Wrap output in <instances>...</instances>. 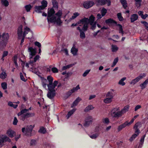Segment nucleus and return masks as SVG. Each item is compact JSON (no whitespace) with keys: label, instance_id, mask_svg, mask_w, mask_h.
I'll return each instance as SVG.
<instances>
[{"label":"nucleus","instance_id":"6","mask_svg":"<svg viewBox=\"0 0 148 148\" xmlns=\"http://www.w3.org/2000/svg\"><path fill=\"white\" fill-rule=\"evenodd\" d=\"M94 4L95 3L93 1L89 0L84 1L83 3V6L84 8L88 9L92 7Z\"/></svg>","mask_w":148,"mask_h":148},{"label":"nucleus","instance_id":"56","mask_svg":"<svg viewBox=\"0 0 148 148\" xmlns=\"http://www.w3.org/2000/svg\"><path fill=\"white\" fill-rule=\"evenodd\" d=\"M80 88L79 85H77L76 87H74L72 89H71V91H72V92H74L75 91H76Z\"/></svg>","mask_w":148,"mask_h":148},{"label":"nucleus","instance_id":"21","mask_svg":"<svg viewBox=\"0 0 148 148\" xmlns=\"http://www.w3.org/2000/svg\"><path fill=\"white\" fill-rule=\"evenodd\" d=\"M148 83V78L146 79L145 81L140 84V86L142 89H144Z\"/></svg>","mask_w":148,"mask_h":148},{"label":"nucleus","instance_id":"9","mask_svg":"<svg viewBox=\"0 0 148 148\" xmlns=\"http://www.w3.org/2000/svg\"><path fill=\"white\" fill-rule=\"evenodd\" d=\"M145 74L144 73H143L142 75H140L137 77L132 80L130 83V84L133 85L135 84L137 82L139 81L140 79L145 77Z\"/></svg>","mask_w":148,"mask_h":148},{"label":"nucleus","instance_id":"25","mask_svg":"<svg viewBox=\"0 0 148 148\" xmlns=\"http://www.w3.org/2000/svg\"><path fill=\"white\" fill-rule=\"evenodd\" d=\"M94 108V107L92 105H89L87 106L84 110L85 112H87L90 110H92Z\"/></svg>","mask_w":148,"mask_h":148},{"label":"nucleus","instance_id":"60","mask_svg":"<svg viewBox=\"0 0 148 148\" xmlns=\"http://www.w3.org/2000/svg\"><path fill=\"white\" fill-rule=\"evenodd\" d=\"M20 77L21 79L23 81L25 82L27 80V79H25L24 77V76L21 73H20Z\"/></svg>","mask_w":148,"mask_h":148},{"label":"nucleus","instance_id":"17","mask_svg":"<svg viewBox=\"0 0 148 148\" xmlns=\"http://www.w3.org/2000/svg\"><path fill=\"white\" fill-rule=\"evenodd\" d=\"M78 51V49L75 48V45H73L71 49V52L73 56H75L77 54Z\"/></svg>","mask_w":148,"mask_h":148},{"label":"nucleus","instance_id":"43","mask_svg":"<svg viewBox=\"0 0 148 148\" xmlns=\"http://www.w3.org/2000/svg\"><path fill=\"white\" fill-rule=\"evenodd\" d=\"M116 26H118L119 27V32L121 33L122 34H123V31L122 28V25L120 24H117L116 25Z\"/></svg>","mask_w":148,"mask_h":148},{"label":"nucleus","instance_id":"23","mask_svg":"<svg viewBox=\"0 0 148 148\" xmlns=\"http://www.w3.org/2000/svg\"><path fill=\"white\" fill-rule=\"evenodd\" d=\"M76 109L74 108L68 112L66 116L67 119H68L71 116V115L73 114L74 112L76 111Z\"/></svg>","mask_w":148,"mask_h":148},{"label":"nucleus","instance_id":"36","mask_svg":"<svg viewBox=\"0 0 148 148\" xmlns=\"http://www.w3.org/2000/svg\"><path fill=\"white\" fill-rule=\"evenodd\" d=\"M7 74L5 72L3 71L1 74H0V77L2 79H5L7 77Z\"/></svg>","mask_w":148,"mask_h":148},{"label":"nucleus","instance_id":"30","mask_svg":"<svg viewBox=\"0 0 148 148\" xmlns=\"http://www.w3.org/2000/svg\"><path fill=\"white\" fill-rule=\"evenodd\" d=\"M27 119L34 116L35 114L34 112H28L25 114Z\"/></svg>","mask_w":148,"mask_h":148},{"label":"nucleus","instance_id":"37","mask_svg":"<svg viewBox=\"0 0 148 148\" xmlns=\"http://www.w3.org/2000/svg\"><path fill=\"white\" fill-rule=\"evenodd\" d=\"M112 97L106 98L104 99V102L106 103H109L112 101Z\"/></svg>","mask_w":148,"mask_h":148},{"label":"nucleus","instance_id":"54","mask_svg":"<svg viewBox=\"0 0 148 148\" xmlns=\"http://www.w3.org/2000/svg\"><path fill=\"white\" fill-rule=\"evenodd\" d=\"M138 136V134H133L130 139V140L132 141L135 139L136 137Z\"/></svg>","mask_w":148,"mask_h":148},{"label":"nucleus","instance_id":"59","mask_svg":"<svg viewBox=\"0 0 148 148\" xmlns=\"http://www.w3.org/2000/svg\"><path fill=\"white\" fill-rule=\"evenodd\" d=\"M61 18H60L59 19H58V17L56 19V22L57 23L58 25H60L61 23H62V22L61 21Z\"/></svg>","mask_w":148,"mask_h":148},{"label":"nucleus","instance_id":"39","mask_svg":"<svg viewBox=\"0 0 148 148\" xmlns=\"http://www.w3.org/2000/svg\"><path fill=\"white\" fill-rule=\"evenodd\" d=\"M135 1V5L137 7L140 6L142 0H134Z\"/></svg>","mask_w":148,"mask_h":148},{"label":"nucleus","instance_id":"52","mask_svg":"<svg viewBox=\"0 0 148 148\" xmlns=\"http://www.w3.org/2000/svg\"><path fill=\"white\" fill-rule=\"evenodd\" d=\"M141 23L144 24V26L146 27V29L148 32V23L145 21H141Z\"/></svg>","mask_w":148,"mask_h":148},{"label":"nucleus","instance_id":"40","mask_svg":"<svg viewBox=\"0 0 148 148\" xmlns=\"http://www.w3.org/2000/svg\"><path fill=\"white\" fill-rule=\"evenodd\" d=\"M38 132L43 134H45L46 132L45 129L43 127H40Z\"/></svg>","mask_w":148,"mask_h":148},{"label":"nucleus","instance_id":"13","mask_svg":"<svg viewBox=\"0 0 148 148\" xmlns=\"http://www.w3.org/2000/svg\"><path fill=\"white\" fill-rule=\"evenodd\" d=\"M23 32V26L22 25H21L19 27L17 30V34L18 39H21V38Z\"/></svg>","mask_w":148,"mask_h":148},{"label":"nucleus","instance_id":"46","mask_svg":"<svg viewBox=\"0 0 148 148\" xmlns=\"http://www.w3.org/2000/svg\"><path fill=\"white\" fill-rule=\"evenodd\" d=\"M86 19V18H83L80 19L79 21L77 22L76 23H77V25L81 24H83L84 22H85V19Z\"/></svg>","mask_w":148,"mask_h":148},{"label":"nucleus","instance_id":"5","mask_svg":"<svg viewBox=\"0 0 148 148\" xmlns=\"http://www.w3.org/2000/svg\"><path fill=\"white\" fill-rule=\"evenodd\" d=\"M93 119L91 116H88L85 119V122L84 124V126L85 127H88L92 123Z\"/></svg>","mask_w":148,"mask_h":148},{"label":"nucleus","instance_id":"58","mask_svg":"<svg viewBox=\"0 0 148 148\" xmlns=\"http://www.w3.org/2000/svg\"><path fill=\"white\" fill-rule=\"evenodd\" d=\"M96 23H97L96 22H95L93 23H92V25H90L91 26V29L92 30H94L95 29V28L96 27Z\"/></svg>","mask_w":148,"mask_h":148},{"label":"nucleus","instance_id":"47","mask_svg":"<svg viewBox=\"0 0 148 148\" xmlns=\"http://www.w3.org/2000/svg\"><path fill=\"white\" fill-rule=\"evenodd\" d=\"M25 8L27 12H29L32 7L31 5H27L25 6Z\"/></svg>","mask_w":148,"mask_h":148},{"label":"nucleus","instance_id":"2","mask_svg":"<svg viewBox=\"0 0 148 148\" xmlns=\"http://www.w3.org/2000/svg\"><path fill=\"white\" fill-rule=\"evenodd\" d=\"M34 127V125H27L26 128L23 127L22 129V132L25 134V136H32V132L33 129Z\"/></svg>","mask_w":148,"mask_h":148},{"label":"nucleus","instance_id":"29","mask_svg":"<svg viewBox=\"0 0 148 148\" xmlns=\"http://www.w3.org/2000/svg\"><path fill=\"white\" fill-rule=\"evenodd\" d=\"M52 3L53 5V7L58 8V3L56 0H52Z\"/></svg>","mask_w":148,"mask_h":148},{"label":"nucleus","instance_id":"11","mask_svg":"<svg viewBox=\"0 0 148 148\" xmlns=\"http://www.w3.org/2000/svg\"><path fill=\"white\" fill-rule=\"evenodd\" d=\"M123 114L121 110L117 112H113L111 114V115L113 118H117L121 117Z\"/></svg>","mask_w":148,"mask_h":148},{"label":"nucleus","instance_id":"45","mask_svg":"<svg viewBox=\"0 0 148 148\" xmlns=\"http://www.w3.org/2000/svg\"><path fill=\"white\" fill-rule=\"evenodd\" d=\"M107 10L104 8H102L101 11V12L102 16H104L107 12Z\"/></svg>","mask_w":148,"mask_h":148},{"label":"nucleus","instance_id":"35","mask_svg":"<svg viewBox=\"0 0 148 148\" xmlns=\"http://www.w3.org/2000/svg\"><path fill=\"white\" fill-rule=\"evenodd\" d=\"M126 77H124L122 78L119 82V84L123 86L125 85V83L124 82V81L126 79Z\"/></svg>","mask_w":148,"mask_h":148},{"label":"nucleus","instance_id":"44","mask_svg":"<svg viewBox=\"0 0 148 148\" xmlns=\"http://www.w3.org/2000/svg\"><path fill=\"white\" fill-rule=\"evenodd\" d=\"M99 133H96L90 136V137L92 139H95L99 136Z\"/></svg>","mask_w":148,"mask_h":148},{"label":"nucleus","instance_id":"10","mask_svg":"<svg viewBox=\"0 0 148 148\" xmlns=\"http://www.w3.org/2000/svg\"><path fill=\"white\" fill-rule=\"evenodd\" d=\"M86 18L85 19V22H87L90 25H92V24L94 23L95 17L93 15H91L88 18L84 17Z\"/></svg>","mask_w":148,"mask_h":148},{"label":"nucleus","instance_id":"15","mask_svg":"<svg viewBox=\"0 0 148 148\" xmlns=\"http://www.w3.org/2000/svg\"><path fill=\"white\" fill-rule=\"evenodd\" d=\"M28 51L30 53V55L31 56H35L36 53V50L35 49H34L32 47H29L28 48Z\"/></svg>","mask_w":148,"mask_h":148},{"label":"nucleus","instance_id":"31","mask_svg":"<svg viewBox=\"0 0 148 148\" xmlns=\"http://www.w3.org/2000/svg\"><path fill=\"white\" fill-rule=\"evenodd\" d=\"M42 5L41 6L44 9L47 6V2L45 0H43L41 2Z\"/></svg>","mask_w":148,"mask_h":148},{"label":"nucleus","instance_id":"19","mask_svg":"<svg viewBox=\"0 0 148 148\" xmlns=\"http://www.w3.org/2000/svg\"><path fill=\"white\" fill-rule=\"evenodd\" d=\"M35 11L37 13H42V10L44 9L41 6H36L34 7Z\"/></svg>","mask_w":148,"mask_h":148},{"label":"nucleus","instance_id":"62","mask_svg":"<svg viewBox=\"0 0 148 148\" xmlns=\"http://www.w3.org/2000/svg\"><path fill=\"white\" fill-rule=\"evenodd\" d=\"M51 71L53 73H57L58 72V69L55 67L52 68L51 69Z\"/></svg>","mask_w":148,"mask_h":148},{"label":"nucleus","instance_id":"41","mask_svg":"<svg viewBox=\"0 0 148 148\" xmlns=\"http://www.w3.org/2000/svg\"><path fill=\"white\" fill-rule=\"evenodd\" d=\"M28 111V110L26 109H24L21 110V111L19 112L17 115L18 116L21 115V114H23L25 113L26 112Z\"/></svg>","mask_w":148,"mask_h":148},{"label":"nucleus","instance_id":"18","mask_svg":"<svg viewBox=\"0 0 148 148\" xmlns=\"http://www.w3.org/2000/svg\"><path fill=\"white\" fill-rule=\"evenodd\" d=\"M81 100V99L79 97H77L71 105V107L73 108L74 106H76Z\"/></svg>","mask_w":148,"mask_h":148},{"label":"nucleus","instance_id":"12","mask_svg":"<svg viewBox=\"0 0 148 148\" xmlns=\"http://www.w3.org/2000/svg\"><path fill=\"white\" fill-rule=\"evenodd\" d=\"M7 134L10 138H12L16 136V132L12 130L8 129L6 132Z\"/></svg>","mask_w":148,"mask_h":148},{"label":"nucleus","instance_id":"38","mask_svg":"<svg viewBox=\"0 0 148 148\" xmlns=\"http://www.w3.org/2000/svg\"><path fill=\"white\" fill-rule=\"evenodd\" d=\"M19 116V119L21 120L24 121L25 119H27L25 114L18 116Z\"/></svg>","mask_w":148,"mask_h":148},{"label":"nucleus","instance_id":"34","mask_svg":"<svg viewBox=\"0 0 148 148\" xmlns=\"http://www.w3.org/2000/svg\"><path fill=\"white\" fill-rule=\"evenodd\" d=\"M117 16L119 20L120 21H122L124 20V18L122 16L121 13H118L117 14Z\"/></svg>","mask_w":148,"mask_h":148},{"label":"nucleus","instance_id":"33","mask_svg":"<svg viewBox=\"0 0 148 148\" xmlns=\"http://www.w3.org/2000/svg\"><path fill=\"white\" fill-rule=\"evenodd\" d=\"M62 14V11L61 10H59L58 12L55 14V15L58 17V19L60 18H61Z\"/></svg>","mask_w":148,"mask_h":148},{"label":"nucleus","instance_id":"51","mask_svg":"<svg viewBox=\"0 0 148 148\" xmlns=\"http://www.w3.org/2000/svg\"><path fill=\"white\" fill-rule=\"evenodd\" d=\"M118 49V48L116 45H112V52H116Z\"/></svg>","mask_w":148,"mask_h":148},{"label":"nucleus","instance_id":"16","mask_svg":"<svg viewBox=\"0 0 148 148\" xmlns=\"http://www.w3.org/2000/svg\"><path fill=\"white\" fill-rule=\"evenodd\" d=\"M138 18V16L137 14H132L130 18L131 22L133 23L137 20Z\"/></svg>","mask_w":148,"mask_h":148},{"label":"nucleus","instance_id":"24","mask_svg":"<svg viewBox=\"0 0 148 148\" xmlns=\"http://www.w3.org/2000/svg\"><path fill=\"white\" fill-rule=\"evenodd\" d=\"M129 105H127L125 106L121 110L123 114L127 112L129 110Z\"/></svg>","mask_w":148,"mask_h":148},{"label":"nucleus","instance_id":"3","mask_svg":"<svg viewBox=\"0 0 148 148\" xmlns=\"http://www.w3.org/2000/svg\"><path fill=\"white\" fill-rule=\"evenodd\" d=\"M56 84H54V86L52 87H48V92L47 93V97L50 99H53L56 95V90L55 89L56 86Z\"/></svg>","mask_w":148,"mask_h":148},{"label":"nucleus","instance_id":"27","mask_svg":"<svg viewBox=\"0 0 148 148\" xmlns=\"http://www.w3.org/2000/svg\"><path fill=\"white\" fill-rule=\"evenodd\" d=\"M121 3L124 9H126L127 7V3L126 0H120Z\"/></svg>","mask_w":148,"mask_h":148},{"label":"nucleus","instance_id":"61","mask_svg":"<svg viewBox=\"0 0 148 148\" xmlns=\"http://www.w3.org/2000/svg\"><path fill=\"white\" fill-rule=\"evenodd\" d=\"M73 93V92H72V91H71V90L67 92L66 93V95L67 96V98H68L69 96H70Z\"/></svg>","mask_w":148,"mask_h":148},{"label":"nucleus","instance_id":"48","mask_svg":"<svg viewBox=\"0 0 148 148\" xmlns=\"http://www.w3.org/2000/svg\"><path fill=\"white\" fill-rule=\"evenodd\" d=\"M118 61V57H116L115 59H114L113 64L111 66V67H114L116 64L117 62Z\"/></svg>","mask_w":148,"mask_h":148},{"label":"nucleus","instance_id":"4","mask_svg":"<svg viewBox=\"0 0 148 148\" xmlns=\"http://www.w3.org/2000/svg\"><path fill=\"white\" fill-rule=\"evenodd\" d=\"M49 84L47 85L48 87H52L54 86L55 83L56 84L55 86H56L58 84V82L57 81L55 80L53 83V78L50 75L48 76L47 78Z\"/></svg>","mask_w":148,"mask_h":148},{"label":"nucleus","instance_id":"22","mask_svg":"<svg viewBox=\"0 0 148 148\" xmlns=\"http://www.w3.org/2000/svg\"><path fill=\"white\" fill-rule=\"evenodd\" d=\"M128 126L126 122H125L123 124L119 125L118 127V130L119 132L123 128L125 127L126 126Z\"/></svg>","mask_w":148,"mask_h":148},{"label":"nucleus","instance_id":"7","mask_svg":"<svg viewBox=\"0 0 148 148\" xmlns=\"http://www.w3.org/2000/svg\"><path fill=\"white\" fill-rule=\"evenodd\" d=\"M10 143L11 142V140L10 138L6 136L2 137L0 136V147L3 146V144L6 142Z\"/></svg>","mask_w":148,"mask_h":148},{"label":"nucleus","instance_id":"14","mask_svg":"<svg viewBox=\"0 0 148 148\" xmlns=\"http://www.w3.org/2000/svg\"><path fill=\"white\" fill-rule=\"evenodd\" d=\"M54 10L53 8H51L49 10H48L47 18H50L53 16L55 13Z\"/></svg>","mask_w":148,"mask_h":148},{"label":"nucleus","instance_id":"64","mask_svg":"<svg viewBox=\"0 0 148 148\" xmlns=\"http://www.w3.org/2000/svg\"><path fill=\"white\" fill-rule=\"evenodd\" d=\"M90 70H86L83 74V76L84 77H86L89 73Z\"/></svg>","mask_w":148,"mask_h":148},{"label":"nucleus","instance_id":"63","mask_svg":"<svg viewBox=\"0 0 148 148\" xmlns=\"http://www.w3.org/2000/svg\"><path fill=\"white\" fill-rule=\"evenodd\" d=\"M71 67V64L67 65H66V66H64L62 68V70H65L68 69H69V68Z\"/></svg>","mask_w":148,"mask_h":148},{"label":"nucleus","instance_id":"26","mask_svg":"<svg viewBox=\"0 0 148 148\" xmlns=\"http://www.w3.org/2000/svg\"><path fill=\"white\" fill-rule=\"evenodd\" d=\"M83 24L84 25L82 28V30H83L84 32H86L88 29V25L89 24L87 22H84V23Z\"/></svg>","mask_w":148,"mask_h":148},{"label":"nucleus","instance_id":"1","mask_svg":"<svg viewBox=\"0 0 148 148\" xmlns=\"http://www.w3.org/2000/svg\"><path fill=\"white\" fill-rule=\"evenodd\" d=\"M9 35L8 33H3L1 35L0 33V49H3L5 47L8 41Z\"/></svg>","mask_w":148,"mask_h":148},{"label":"nucleus","instance_id":"50","mask_svg":"<svg viewBox=\"0 0 148 148\" xmlns=\"http://www.w3.org/2000/svg\"><path fill=\"white\" fill-rule=\"evenodd\" d=\"M79 32L80 33V38L82 39L85 38L86 36L84 31H82Z\"/></svg>","mask_w":148,"mask_h":148},{"label":"nucleus","instance_id":"32","mask_svg":"<svg viewBox=\"0 0 148 148\" xmlns=\"http://www.w3.org/2000/svg\"><path fill=\"white\" fill-rule=\"evenodd\" d=\"M1 3L5 7H7L9 5V2L7 0H1Z\"/></svg>","mask_w":148,"mask_h":148},{"label":"nucleus","instance_id":"8","mask_svg":"<svg viewBox=\"0 0 148 148\" xmlns=\"http://www.w3.org/2000/svg\"><path fill=\"white\" fill-rule=\"evenodd\" d=\"M96 2L101 5H104L107 3V5L109 6L111 5V4L110 0H97Z\"/></svg>","mask_w":148,"mask_h":148},{"label":"nucleus","instance_id":"42","mask_svg":"<svg viewBox=\"0 0 148 148\" xmlns=\"http://www.w3.org/2000/svg\"><path fill=\"white\" fill-rule=\"evenodd\" d=\"M138 126L136 124H135L134 126V128L135 130V132L136 133V134H138V135L139 134V133H140V130L138 128Z\"/></svg>","mask_w":148,"mask_h":148},{"label":"nucleus","instance_id":"49","mask_svg":"<svg viewBox=\"0 0 148 148\" xmlns=\"http://www.w3.org/2000/svg\"><path fill=\"white\" fill-rule=\"evenodd\" d=\"M1 86L3 90H5L7 88V84L6 82H3L1 84Z\"/></svg>","mask_w":148,"mask_h":148},{"label":"nucleus","instance_id":"53","mask_svg":"<svg viewBox=\"0 0 148 148\" xmlns=\"http://www.w3.org/2000/svg\"><path fill=\"white\" fill-rule=\"evenodd\" d=\"M61 51L64 52L66 56L69 55L68 51L66 48L64 49L63 48H62L61 50Z\"/></svg>","mask_w":148,"mask_h":148},{"label":"nucleus","instance_id":"57","mask_svg":"<svg viewBox=\"0 0 148 148\" xmlns=\"http://www.w3.org/2000/svg\"><path fill=\"white\" fill-rule=\"evenodd\" d=\"M103 122L105 124H108L110 122V121L108 118H106L103 120Z\"/></svg>","mask_w":148,"mask_h":148},{"label":"nucleus","instance_id":"20","mask_svg":"<svg viewBox=\"0 0 148 148\" xmlns=\"http://www.w3.org/2000/svg\"><path fill=\"white\" fill-rule=\"evenodd\" d=\"M105 22L107 24L114 23L116 25L117 24V22L111 18L106 20Z\"/></svg>","mask_w":148,"mask_h":148},{"label":"nucleus","instance_id":"55","mask_svg":"<svg viewBox=\"0 0 148 148\" xmlns=\"http://www.w3.org/2000/svg\"><path fill=\"white\" fill-rule=\"evenodd\" d=\"M79 14L77 12H76L74 13L73 14V15L72 16L71 19H74L77 16H79Z\"/></svg>","mask_w":148,"mask_h":148},{"label":"nucleus","instance_id":"28","mask_svg":"<svg viewBox=\"0 0 148 148\" xmlns=\"http://www.w3.org/2000/svg\"><path fill=\"white\" fill-rule=\"evenodd\" d=\"M47 20L48 21H50L51 23L56 22V17L54 16L53 15L51 17H50V18H47Z\"/></svg>","mask_w":148,"mask_h":148}]
</instances>
